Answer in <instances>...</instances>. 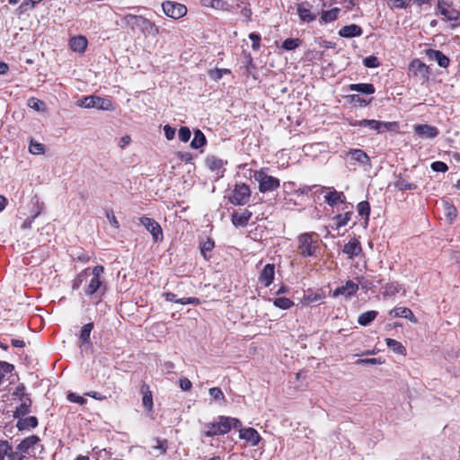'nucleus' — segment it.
I'll return each mask as SVG.
<instances>
[{
  "mask_svg": "<svg viewBox=\"0 0 460 460\" xmlns=\"http://www.w3.org/2000/svg\"><path fill=\"white\" fill-rule=\"evenodd\" d=\"M206 142L207 140L205 135L199 129H197L194 132V137L190 143V146L194 149H198L203 146Z\"/></svg>",
  "mask_w": 460,
  "mask_h": 460,
  "instance_id": "nucleus-38",
  "label": "nucleus"
},
{
  "mask_svg": "<svg viewBox=\"0 0 460 460\" xmlns=\"http://www.w3.org/2000/svg\"><path fill=\"white\" fill-rule=\"evenodd\" d=\"M362 251L360 242L352 238L348 243H346L342 249V252L347 254L349 259H353L358 256Z\"/></svg>",
  "mask_w": 460,
  "mask_h": 460,
  "instance_id": "nucleus-18",
  "label": "nucleus"
},
{
  "mask_svg": "<svg viewBox=\"0 0 460 460\" xmlns=\"http://www.w3.org/2000/svg\"><path fill=\"white\" fill-rule=\"evenodd\" d=\"M394 186L399 190H411L417 189L416 184L409 182L402 177L396 179V181L394 182Z\"/></svg>",
  "mask_w": 460,
  "mask_h": 460,
  "instance_id": "nucleus-37",
  "label": "nucleus"
},
{
  "mask_svg": "<svg viewBox=\"0 0 460 460\" xmlns=\"http://www.w3.org/2000/svg\"><path fill=\"white\" fill-rule=\"evenodd\" d=\"M144 17L133 14L125 15L122 22L129 27L132 31L140 29V24L143 22Z\"/></svg>",
  "mask_w": 460,
  "mask_h": 460,
  "instance_id": "nucleus-26",
  "label": "nucleus"
},
{
  "mask_svg": "<svg viewBox=\"0 0 460 460\" xmlns=\"http://www.w3.org/2000/svg\"><path fill=\"white\" fill-rule=\"evenodd\" d=\"M213 248L214 242L211 239H208L206 242L202 243L200 252L205 260H208L210 258L208 252H210L213 250Z\"/></svg>",
  "mask_w": 460,
  "mask_h": 460,
  "instance_id": "nucleus-45",
  "label": "nucleus"
},
{
  "mask_svg": "<svg viewBox=\"0 0 460 460\" xmlns=\"http://www.w3.org/2000/svg\"><path fill=\"white\" fill-rule=\"evenodd\" d=\"M411 68L414 69L415 73H420L422 75L428 73V66L419 59H415L411 63Z\"/></svg>",
  "mask_w": 460,
  "mask_h": 460,
  "instance_id": "nucleus-47",
  "label": "nucleus"
},
{
  "mask_svg": "<svg viewBox=\"0 0 460 460\" xmlns=\"http://www.w3.org/2000/svg\"><path fill=\"white\" fill-rule=\"evenodd\" d=\"M393 3V6L395 8H405L411 2V0H387Z\"/></svg>",
  "mask_w": 460,
  "mask_h": 460,
  "instance_id": "nucleus-63",
  "label": "nucleus"
},
{
  "mask_svg": "<svg viewBox=\"0 0 460 460\" xmlns=\"http://www.w3.org/2000/svg\"><path fill=\"white\" fill-rule=\"evenodd\" d=\"M139 31L153 36H155L159 33L158 27L146 18L143 19V22L140 24Z\"/></svg>",
  "mask_w": 460,
  "mask_h": 460,
  "instance_id": "nucleus-30",
  "label": "nucleus"
},
{
  "mask_svg": "<svg viewBox=\"0 0 460 460\" xmlns=\"http://www.w3.org/2000/svg\"><path fill=\"white\" fill-rule=\"evenodd\" d=\"M106 217L109 220V222H110L111 226H113L116 229H118L119 227V223L117 220V218H116V217H115V215H114L112 210H110V211L106 212Z\"/></svg>",
  "mask_w": 460,
  "mask_h": 460,
  "instance_id": "nucleus-58",
  "label": "nucleus"
},
{
  "mask_svg": "<svg viewBox=\"0 0 460 460\" xmlns=\"http://www.w3.org/2000/svg\"><path fill=\"white\" fill-rule=\"evenodd\" d=\"M402 289V286L397 282L388 283L385 286L383 296H393L398 294Z\"/></svg>",
  "mask_w": 460,
  "mask_h": 460,
  "instance_id": "nucleus-34",
  "label": "nucleus"
},
{
  "mask_svg": "<svg viewBox=\"0 0 460 460\" xmlns=\"http://www.w3.org/2000/svg\"><path fill=\"white\" fill-rule=\"evenodd\" d=\"M93 328V323H86L83 326L82 330H81V333H80V340L83 341V342H88L89 340H90V334H91V332Z\"/></svg>",
  "mask_w": 460,
  "mask_h": 460,
  "instance_id": "nucleus-48",
  "label": "nucleus"
},
{
  "mask_svg": "<svg viewBox=\"0 0 460 460\" xmlns=\"http://www.w3.org/2000/svg\"><path fill=\"white\" fill-rule=\"evenodd\" d=\"M348 155H349L352 160L361 165H367L369 167L371 166L369 156L361 149H350L348 153Z\"/></svg>",
  "mask_w": 460,
  "mask_h": 460,
  "instance_id": "nucleus-22",
  "label": "nucleus"
},
{
  "mask_svg": "<svg viewBox=\"0 0 460 460\" xmlns=\"http://www.w3.org/2000/svg\"><path fill=\"white\" fill-rule=\"evenodd\" d=\"M353 126H358L361 128H369L378 133H383L385 131H394L398 128L397 122H385L379 121L376 119H361L352 123Z\"/></svg>",
  "mask_w": 460,
  "mask_h": 460,
  "instance_id": "nucleus-5",
  "label": "nucleus"
},
{
  "mask_svg": "<svg viewBox=\"0 0 460 460\" xmlns=\"http://www.w3.org/2000/svg\"><path fill=\"white\" fill-rule=\"evenodd\" d=\"M438 9L439 13L448 21H456L460 16L459 11L444 0H438Z\"/></svg>",
  "mask_w": 460,
  "mask_h": 460,
  "instance_id": "nucleus-10",
  "label": "nucleus"
},
{
  "mask_svg": "<svg viewBox=\"0 0 460 460\" xmlns=\"http://www.w3.org/2000/svg\"><path fill=\"white\" fill-rule=\"evenodd\" d=\"M141 392L143 394V405L147 411H152L153 409V397L152 393L149 390V386L146 385H143L141 387Z\"/></svg>",
  "mask_w": 460,
  "mask_h": 460,
  "instance_id": "nucleus-29",
  "label": "nucleus"
},
{
  "mask_svg": "<svg viewBox=\"0 0 460 460\" xmlns=\"http://www.w3.org/2000/svg\"><path fill=\"white\" fill-rule=\"evenodd\" d=\"M445 212L446 217L452 221L456 217V209L453 205H450L449 203L445 204Z\"/></svg>",
  "mask_w": 460,
  "mask_h": 460,
  "instance_id": "nucleus-53",
  "label": "nucleus"
},
{
  "mask_svg": "<svg viewBox=\"0 0 460 460\" xmlns=\"http://www.w3.org/2000/svg\"><path fill=\"white\" fill-rule=\"evenodd\" d=\"M431 168L435 172H445L448 169L447 165L445 163L439 162V161L432 163Z\"/></svg>",
  "mask_w": 460,
  "mask_h": 460,
  "instance_id": "nucleus-59",
  "label": "nucleus"
},
{
  "mask_svg": "<svg viewBox=\"0 0 460 460\" xmlns=\"http://www.w3.org/2000/svg\"><path fill=\"white\" fill-rule=\"evenodd\" d=\"M384 363L379 358H359L356 361V365H381Z\"/></svg>",
  "mask_w": 460,
  "mask_h": 460,
  "instance_id": "nucleus-51",
  "label": "nucleus"
},
{
  "mask_svg": "<svg viewBox=\"0 0 460 460\" xmlns=\"http://www.w3.org/2000/svg\"><path fill=\"white\" fill-rule=\"evenodd\" d=\"M350 212H347L345 214H340L333 217V220L335 221L336 227L341 228L342 226H345L349 221L350 220Z\"/></svg>",
  "mask_w": 460,
  "mask_h": 460,
  "instance_id": "nucleus-44",
  "label": "nucleus"
},
{
  "mask_svg": "<svg viewBox=\"0 0 460 460\" xmlns=\"http://www.w3.org/2000/svg\"><path fill=\"white\" fill-rule=\"evenodd\" d=\"M67 400L72 402H76L80 405H84L86 402V400L84 397H82L75 393H69L67 394Z\"/></svg>",
  "mask_w": 460,
  "mask_h": 460,
  "instance_id": "nucleus-56",
  "label": "nucleus"
},
{
  "mask_svg": "<svg viewBox=\"0 0 460 460\" xmlns=\"http://www.w3.org/2000/svg\"><path fill=\"white\" fill-rule=\"evenodd\" d=\"M363 63L367 67L370 68L377 67L379 66V61L377 58L374 56L365 58Z\"/></svg>",
  "mask_w": 460,
  "mask_h": 460,
  "instance_id": "nucleus-54",
  "label": "nucleus"
},
{
  "mask_svg": "<svg viewBox=\"0 0 460 460\" xmlns=\"http://www.w3.org/2000/svg\"><path fill=\"white\" fill-rule=\"evenodd\" d=\"M275 276V265L271 263H268L264 266L259 275V282L268 288L273 282Z\"/></svg>",
  "mask_w": 460,
  "mask_h": 460,
  "instance_id": "nucleus-16",
  "label": "nucleus"
},
{
  "mask_svg": "<svg viewBox=\"0 0 460 460\" xmlns=\"http://www.w3.org/2000/svg\"><path fill=\"white\" fill-rule=\"evenodd\" d=\"M274 305L280 309H288L293 305V302L288 297H278L273 302Z\"/></svg>",
  "mask_w": 460,
  "mask_h": 460,
  "instance_id": "nucleus-46",
  "label": "nucleus"
},
{
  "mask_svg": "<svg viewBox=\"0 0 460 460\" xmlns=\"http://www.w3.org/2000/svg\"><path fill=\"white\" fill-rule=\"evenodd\" d=\"M350 90L357 91L366 94H371L375 93V87L371 84H350Z\"/></svg>",
  "mask_w": 460,
  "mask_h": 460,
  "instance_id": "nucleus-39",
  "label": "nucleus"
},
{
  "mask_svg": "<svg viewBox=\"0 0 460 460\" xmlns=\"http://www.w3.org/2000/svg\"><path fill=\"white\" fill-rule=\"evenodd\" d=\"M29 151L32 155H41L45 152V146L35 141H31Z\"/></svg>",
  "mask_w": 460,
  "mask_h": 460,
  "instance_id": "nucleus-49",
  "label": "nucleus"
},
{
  "mask_svg": "<svg viewBox=\"0 0 460 460\" xmlns=\"http://www.w3.org/2000/svg\"><path fill=\"white\" fill-rule=\"evenodd\" d=\"M22 460L21 453L13 452V447L7 441L0 440V460Z\"/></svg>",
  "mask_w": 460,
  "mask_h": 460,
  "instance_id": "nucleus-17",
  "label": "nucleus"
},
{
  "mask_svg": "<svg viewBox=\"0 0 460 460\" xmlns=\"http://www.w3.org/2000/svg\"><path fill=\"white\" fill-rule=\"evenodd\" d=\"M385 343L387 347L392 349L394 353L400 354V355H405L406 354V349L405 347L396 340L387 338L385 339Z\"/></svg>",
  "mask_w": 460,
  "mask_h": 460,
  "instance_id": "nucleus-31",
  "label": "nucleus"
},
{
  "mask_svg": "<svg viewBox=\"0 0 460 460\" xmlns=\"http://www.w3.org/2000/svg\"><path fill=\"white\" fill-rule=\"evenodd\" d=\"M205 164L211 172L216 173L217 178L223 176L226 161L215 155H209L206 158Z\"/></svg>",
  "mask_w": 460,
  "mask_h": 460,
  "instance_id": "nucleus-11",
  "label": "nucleus"
},
{
  "mask_svg": "<svg viewBox=\"0 0 460 460\" xmlns=\"http://www.w3.org/2000/svg\"><path fill=\"white\" fill-rule=\"evenodd\" d=\"M389 314L394 317H402L412 323H417V319L413 313L407 307H394L389 312Z\"/></svg>",
  "mask_w": 460,
  "mask_h": 460,
  "instance_id": "nucleus-24",
  "label": "nucleus"
},
{
  "mask_svg": "<svg viewBox=\"0 0 460 460\" xmlns=\"http://www.w3.org/2000/svg\"><path fill=\"white\" fill-rule=\"evenodd\" d=\"M77 106L86 109L95 108L102 111H112L113 103L110 98L89 95L77 101Z\"/></svg>",
  "mask_w": 460,
  "mask_h": 460,
  "instance_id": "nucleus-3",
  "label": "nucleus"
},
{
  "mask_svg": "<svg viewBox=\"0 0 460 460\" xmlns=\"http://www.w3.org/2000/svg\"><path fill=\"white\" fill-rule=\"evenodd\" d=\"M300 45L298 39H287L282 43V48L286 50H293Z\"/></svg>",
  "mask_w": 460,
  "mask_h": 460,
  "instance_id": "nucleus-50",
  "label": "nucleus"
},
{
  "mask_svg": "<svg viewBox=\"0 0 460 460\" xmlns=\"http://www.w3.org/2000/svg\"><path fill=\"white\" fill-rule=\"evenodd\" d=\"M181 305H199L200 300L198 297H182L177 300Z\"/></svg>",
  "mask_w": 460,
  "mask_h": 460,
  "instance_id": "nucleus-57",
  "label": "nucleus"
},
{
  "mask_svg": "<svg viewBox=\"0 0 460 460\" xmlns=\"http://www.w3.org/2000/svg\"><path fill=\"white\" fill-rule=\"evenodd\" d=\"M297 13L301 21L305 22H311L315 20L316 16L311 13V11L305 7L303 4H298Z\"/></svg>",
  "mask_w": 460,
  "mask_h": 460,
  "instance_id": "nucleus-32",
  "label": "nucleus"
},
{
  "mask_svg": "<svg viewBox=\"0 0 460 460\" xmlns=\"http://www.w3.org/2000/svg\"><path fill=\"white\" fill-rule=\"evenodd\" d=\"M298 251L302 256L311 257L315 253L317 242L313 240L312 234H303L298 237Z\"/></svg>",
  "mask_w": 460,
  "mask_h": 460,
  "instance_id": "nucleus-6",
  "label": "nucleus"
},
{
  "mask_svg": "<svg viewBox=\"0 0 460 460\" xmlns=\"http://www.w3.org/2000/svg\"><path fill=\"white\" fill-rule=\"evenodd\" d=\"M230 70L228 69H216L210 71V76L215 80H219L222 78L223 74H228Z\"/></svg>",
  "mask_w": 460,
  "mask_h": 460,
  "instance_id": "nucleus-60",
  "label": "nucleus"
},
{
  "mask_svg": "<svg viewBox=\"0 0 460 460\" xmlns=\"http://www.w3.org/2000/svg\"><path fill=\"white\" fill-rule=\"evenodd\" d=\"M251 197V190L248 185L237 184L233 192L231 202L234 205L243 206L248 203Z\"/></svg>",
  "mask_w": 460,
  "mask_h": 460,
  "instance_id": "nucleus-8",
  "label": "nucleus"
},
{
  "mask_svg": "<svg viewBox=\"0 0 460 460\" xmlns=\"http://www.w3.org/2000/svg\"><path fill=\"white\" fill-rule=\"evenodd\" d=\"M38 426V419L34 416L31 417H20L17 421V428L19 430L29 429Z\"/></svg>",
  "mask_w": 460,
  "mask_h": 460,
  "instance_id": "nucleus-27",
  "label": "nucleus"
},
{
  "mask_svg": "<svg viewBox=\"0 0 460 460\" xmlns=\"http://www.w3.org/2000/svg\"><path fill=\"white\" fill-rule=\"evenodd\" d=\"M249 39L252 41V48L253 50H259L261 47V36L255 32L249 35Z\"/></svg>",
  "mask_w": 460,
  "mask_h": 460,
  "instance_id": "nucleus-55",
  "label": "nucleus"
},
{
  "mask_svg": "<svg viewBox=\"0 0 460 460\" xmlns=\"http://www.w3.org/2000/svg\"><path fill=\"white\" fill-rule=\"evenodd\" d=\"M361 34L362 29L357 24L344 26L339 31V35L344 38L358 37Z\"/></svg>",
  "mask_w": 460,
  "mask_h": 460,
  "instance_id": "nucleus-25",
  "label": "nucleus"
},
{
  "mask_svg": "<svg viewBox=\"0 0 460 460\" xmlns=\"http://www.w3.org/2000/svg\"><path fill=\"white\" fill-rule=\"evenodd\" d=\"M208 393L213 401L217 402L221 404H224L226 402V397L219 387H212L208 390Z\"/></svg>",
  "mask_w": 460,
  "mask_h": 460,
  "instance_id": "nucleus-42",
  "label": "nucleus"
},
{
  "mask_svg": "<svg viewBox=\"0 0 460 460\" xmlns=\"http://www.w3.org/2000/svg\"><path fill=\"white\" fill-rule=\"evenodd\" d=\"M239 438L250 443L252 446H257L261 438L259 432L253 428H239Z\"/></svg>",
  "mask_w": 460,
  "mask_h": 460,
  "instance_id": "nucleus-13",
  "label": "nucleus"
},
{
  "mask_svg": "<svg viewBox=\"0 0 460 460\" xmlns=\"http://www.w3.org/2000/svg\"><path fill=\"white\" fill-rule=\"evenodd\" d=\"M104 271V268L101 265H97L90 270V277L85 281L84 292L86 296H92L97 295L99 292L103 294L105 288L103 281L102 280V275Z\"/></svg>",
  "mask_w": 460,
  "mask_h": 460,
  "instance_id": "nucleus-2",
  "label": "nucleus"
},
{
  "mask_svg": "<svg viewBox=\"0 0 460 460\" xmlns=\"http://www.w3.org/2000/svg\"><path fill=\"white\" fill-rule=\"evenodd\" d=\"M27 105L30 108H31L37 111H40V112H44L46 111L45 103L42 101H40L35 97L29 98L27 101Z\"/></svg>",
  "mask_w": 460,
  "mask_h": 460,
  "instance_id": "nucleus-41",
  "label": "nucleus"
},
{
  "mask_svg": "<svg viewBox=\"0 0 460 460\" xmlns=\"http://www.w3.org/2000/svg\"><path fill=\"white\" fill-rule=\"evenodd\" d=\"M31 406V401L30 398H22V402L19 406L16 407L14 411V418L18 419L20 417H24L26 414L30 412V408Z\"/></svg>",
  "mask_w": 460,
  "mask_h": 460,
  "instance_id": "nucleus-28",
  "label": "nucleus"
},
{
  "mask_svg": "<svg viewBox=\"0 0 460 460\" xmlns=\"http://www.w3.org/2000/svg\"><path fill=\"white\" fill-rule=\"evenodd\" d=\"M376 315H377L376 311H374V310L367 311L358 316V323L362 326H366L368 323H370L372 321H374L375 318L376 317Z\"/></svg>",
  "mask_w": 460,
  "mask_h": 460,
  "instance_id": "nucleus-36",
  "label": "nucleus"
},
{
  "mask_svg": "<svg viewBox=\"0 0 460 460\" xmlns=\"http://www.w3.org/2000/svg\"><path fill=\"white\" fill-rule=\"evenodd\" d=\"M414 132L422 138L433 139L438 137L439 130L429 124H419L414 126Z\"/></svg>",
  "mask_w": 460,
  "mask_h": 460,
  "instance_id": "nucleus-12",
  "label": "nucleus"
},
{
  "mask_svg": "<svg viewBox=\"0 0 460 460\" xmlns=\"http://www.w3.org/2000/svg\"><path fill=\"white\" fill-rule=\"evenodd\" d=\"M88 40L84 36L79 35L72 37L69 40L70 49L77 53H84L87 48Z\"/></svg>",
  "mask_w": 460,
  "mask_h": 460,
  "instance_id": "nucleus-21",
  "label": "nucleus"
},
{
  "mask_svg": "<svg viewBox=\"0 0 460 460\" xmlns=\"http://www.w3.org/2000/svg\"><path fill=\"white\" fill-rule=\"evenodd\" d=\"M253 177L259 184V190L262 193L273 191L277 190L280 184L279 180L269 175L265 169L256 171Z\"/></svg>",
  "mask_w": 460,
  "mask_h": 460,
  "instance_id": "nucleus-4",
  "label": "nucleus"
},
{
  "mask_svg": "<svg viewBox=\"0 0 460 460\" xmlns=\"http://www.w3.org/2000/svg\"><path fill=\"white\" fill-rule=\"evenodd\" d=\"M324 190H329V192L324 196V199L329 206L334 207L337 204L345 202L346 197L343 192H339L335 190L333 188L330 187H321L322 191Z\"/></svg>",
  "mask_w": 460,
  "mask_h": 460,
  "instance_id": "nucleus-14",
  "label": "nucleus"
},
{
  "mask_svg": "<svg viewBox=\"0 0 460 460\" xmlns=\"http://www.w3.org/2000/svg\"><path fill=\"white\" fill-rule=\"evenodd\" d=\"M179 384L182 391H189L192 386L191 382L186 377L181 378Z\"/></svg>",
  "mask_w": 460,
  "mask_h": 460,
  "instance_id": "nucleus-61",
  "label": "nucleus"
},
{
  "mask_svg": "<svg viewBox=\"0 0 460 460\" xmlns=\"http://www.w3.org/2000/svg\"><path fill=\"white\" fill-rule=\"evenodd\" d=\"M242 422L233 417L218 416L217 421L205 423L203 434L206 437L222 436L228 433L232 428L239 429Z\"/></svg>",
  "mask_w": 460,
  "mask_h": 460,
  "instance_id": "nucleus-1",
  "label": "nucleus"
},
{
  "mask_svg": "<svg viewBox=\"0 0 460 460\" xmlns=\"http://www.w3.org/2000/svg\"><path fill=\"white\" fill-rule=\"evenodd\" d=\"M154 449L155 450H159V453L160 454H164L166 452L167 450V442L166 440H157L156 441V446L154 447Z\"/></svg>",
  "mask_w": 460,
  "mask_h": 460,
  "instance_id": "nucleus-62",
  "label": "nucleus"
},
{
  "mask_svg": "<svg viewBox=\"0 0 460 460\" xmlns=\"http://www.w3.org/2000/svg\"><path fill=\"white\" fill-rule=\"evenodd\" d=\"M90 277V269L87 268L81 271L73 281V289H78L84 281H86Z\"/></svg>",
  "mask_w": 460,
  "mask_h": 460,
  "instance_id": "nucleus-40",
  "label": "nucleus"
},
{
  "mask_svg": "<svg viewBox=\"0 0 460 460\" xmlns=\"http://www.w3.org/2000/svg\"><path fill=\"white\" fill-rule=\"evenodd\" d=\"M358 290V284L355 283L352 280H348L346 283L339 288H337L334 291L332 296H343L345 297H350L354 294L357 293Z\"/></svg>",
  "mask_w": 460,
  "mask_h": 460,
  "instance_id": "nucleus-15",
  "label": "nucleus"
},
{
  "mask_svg": "<svg viewBox=\"0 0 460 460\" xmlns=\"http://www.w3.org/2000/svg\"><path fill=\"white\" fill-rule=\"evenodd\" d=\"M428 57L429 59L434 60L441 67H447L449 65V58L439 50L429 49L428 51Z\"/></svg>",
  "mask_w": 460,
  "mask_h": 460,
  "instance_id": "nucleus-23",
  "label": "nucleus"
},
{
  "mask_svg": "<svg viewBox=\"0 0 460 460\" xmlns=\"http://www.w3.org/2000/svg\"><path fill=\"white\" fill-rule=\"evenodd\" d=\"M164 136L168 140H172L175 135V129L169 125H165L164 128Z\"/></svg>",
  "mask_w": 460,
  "mask_h": 460,
  "instance_id": "nucleus-64",
  "label": "nucleus"
},
{
  "mask_svg": "<svg viewBox=\"0 0 460 460\" xmlns=\"http://www.w3.org/2000/svg\"><path fill=\"white\" fill-rule=\"evenodd\" d=\"M341 12V9L338 7H334L328 11H323L321 14V19L323 22H332L335 20H337L339 13Z\"/></svg>",
  "mask_w": 460,
  "mask_h": 460,
  "instance_id": "nucleus-33",
  "label": "nucleus"
},
{
  "mask_svg": "<svg viewBox=\"0 0 460 460\" xmlns=\"http://www.w3.org/2000/svg\"><path fill=\"white\" fill-rule=\"evenodd\" d=\"M162 7L165 15L175 20L187 13L186 6L176 2L166 1L163 3Z\"/></svg>",
  "mask_w": 460,
  "mask_h": 460,
  "instance_id": "nucleus-7",
  "label": "nucleus"
},
{
  "mask_svg": "<svg viewBox=\"0 0 460 460\" xmlns=\"http://www.w3.org/2000/svg\"><path fill=\"white\" fill-rule=\"evenodd\" d=\"M39 441V438L35 435L30 436L24 438L16 447L14 452L21 453L22 460L24 457L25 454H29V450L31 447H34Z\"/></svg>",
  "mask_w": 460,
  "mask_h": 460,
  "instance_id": "nucleus-20",
  "label": "nucleus"
},
{
  "mask_svg": "<svg viewBox=\"0 0 460 460\" xmlns=\"http://www.w3.org/2000/svg\"><path fill=\"white\" fill-rule=\"evenodd\" d=\"M140 223L152 234L155 243L163 239L162 227L155 219L147 217H142L140 218Z\"/></svg>",
  "mask_w": 460,
  "mask_h": 460,
  "instance_id": "nucleus-9",
  "label": "nucleus"
},
{
  "mask_svg": "<svg viewBox=\"0 0 460 460\" xmlns=\"http://www.w3.org/2000/svg\"><path fill=\"white\" fill-rule=\"evenodd\" d=\"M190 130L189 128L187 127H181L180 129H179V132H178V136H179V138L182 141V142H188L190 138Z\"/></svg>",
  "mask_w": 460,
  "mask_h": 460,
  "instance_id": "nucleus-52",
  "label": "nucleus"
},
{
  "mask_svg": "<svg viewBox=\"0 0 460 460\" xmlns=\"http://www.w3.org/2000/svg\"><path fill=\"white\" fill-rule=\"evenodd\" d=\"M200 3L205 7H210L216 10H226L228 7L227 3L222 0H200Z\"/></svg>",
  "mask_w": 460,
  "mask_h": 460,
  "instance_id": "nucleus-35",
  "label": "nucleus"
},
{
  "mask_svg": "<svg viewBox=\"0 0 460 460\" xmlns=\"http://www.w3.org/2000/svg\"><path fill=\"white\" fill-rule=\"evenodd\" d=\"M358 213L365 217L366 223L369 220V215H370V205L367 201H361L357 206Z\"/></svg>",
  "mask_w": 460,
  "mask_h": 460,
  "instance_id": "nucleus-43",
  "label": "nucleus"
},
{
  "mask_svg": "<svg viewBox=\"0 0 460 460\" xmlns=\"http://www.w3.org/2000/svg\"><path fill=\"white\" fill-rule=\"evenodd\" d=\"M252 213L248 209H243L242 211H236L232 215V223L235 226H245L251 219Z\"/></svg>",
  "mask_w": 460,
  "mask_h": 460,
  "instance_id": "nucleus-19",
  "label": "nucleus"
}]
</instances>
